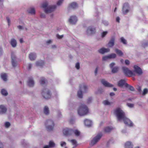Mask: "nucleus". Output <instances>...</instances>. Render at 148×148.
Segmentation results:
<instances>
[{
  "label": "nucleus",
  "mask_w": 148,
  "mask_h": 148,
  "mask_svg": "<svg viewBox=\"0 0 148 148\" xmlns=\"http://www.w3.org/2000/svg\"><path fill=\"white\" fill-rule=\"evenodd\" d=\"M1 79L4 81L7 80V75L6 73H2L1 75Z\"/></svg>",
  "instance_id": "obj_35"
},
{
  "label": "nucleus",
  "mask_w": 148,
  "mask_h": 148,
  "mask_svg": "<svg viewBox=\"0 0 148 148\" xmlns=\"http://www.w3.org/2000/svg\"><path fill=\"white\" fill-rule=\"evenodd\" d=\"M136 89L138 91V92L140 94H141V87L140 86H138V87L136 88Z\"/></svg>",
  "instance_id": "obj_53"
},
{
  "label": "nucleus",
  "mask_w": 148,
  "mask_h": 148,
  "mask_svg": "<svg viewBox=\"0 0 148 148\" xmlns=\"http://www.w3.org/2000/svg\"><path fill=\"white\" fill-rule=\"evenodd\" d=\"M85 125L88 127H90L92 125V121L90 120L86 119L84 120Z\"/></svg>",
  "instance_id": "obj_22"
},
{
  "label": "nucleus",
  "mask_w": 148,
  "mask_h": 148,
  "mask_svg": "<svg viewBox=\"0 0 148 148\" xmlns=\"http://www.w3.org/2000/svg\"><path fill=\"white\" fill-rule=\"evenodd\" d=\"M82 86H79V90L77 92V95L78 97L82 98L83 97L82 92Z\"/></svg>",
  "instance_id": "obj_26"
},
{
  "label": "nucleus",
  "mask_w": 148,
  "mask_h": 148,
  "mask_svg": "<svg viewBox=\"0 0 148 148\" xmlns=\"http://www.w3.org/2000/svg\"><path fill=\"white\" fill-rule=\"evenodd\" d=\"M104 91V90L102 88H99L97 91L98 93L100 94H102Z\"/></svg>",
  "instance_id": "obj_39"
},
{
  "label": "nucleus",
  "mask_w": 148,
  "mask_h": 148,
  "mask_svg": "<svg viewBox=\"0 0 148 148\" xmlns=\"http://www.w3.org/2000/svg\"><path fill=\"white\" fill-rule=\"evenodd\" d=\"M125 148H133V145L130 141H127L125 144Z\"/></svg>",
  "instance_id": "obj_24"
},
{
  "label": "nucleus",
  "mask_w": 148,
  "mask_h": 148,
  "mask_svg": "<svg viewBox=\"0 0 148 148\" xmlns=\"http://www.w3.org/2000/svg\"><path fill=\"white\" fill-rule=\"evenodd\" d=\"M78 7V4L75 2H73L69 4L68 7L69 10L71 9H75Z\"/></svg>",
  "instance_id": "obj_19"
},
{
  "label": "nucleus",
  "mask_w": 148,
  "mask_h": 148,
  "mask_svg": "<svg viewBox=\"0 0 148 148\" xmlns=\"http://www.w3.org/2000/svg\"><path fill=\"white\" fill-rule=\"evenodd\" d=\"M78 114L80 116H85L88 112L87 106L85 104H81L77 110Z\"/></svg>",
  "instance_id": "obj_3"
},
{
  "label": "nucleus",
  "mask_w": 148,
  "mask_h": 148,
  "mask_svg": "<svg viewBox=\"0 0 148 148\" xmlns=\"http://www.w3.org/2000/svg\"><path fill=\"white\" fill-rule=\"evenodd\" d=\"M36 64L37 66H42L44 65V62L42 60H40L36 62Z\"/></svg>",
  "instance_id": "obj_32"
},
{
  "label": "nucleus",
  "mask_w": 148,
  "mask_h": 148,
  "mask_svg": "<svg viewBox=\"0 0 148 148\" xmlns=\"http://www.w3.org/2000/svg\"><path fill=\"white\" fill-rule=\"evenodd\" d=\"M75 67L77 69H79L80 68V64L79 62L75 64Z\"/></svg>",
  "instance_id": "obj_52"
},
{
  "label": "nucleus",
  "mask_w": 148,
  "mask_h": 148,
  "mask_svg": "<svg viewBox=\"0 0 148 148\" xmlns=\"http://www.w3.org/2000/svg\"><path fill=\"white\" fill-rule=\"evenodd\" d=\"M36 57V54L34 53H31L29 55V57L31 60H34Z\"/></svg>",
  "instance_id": "obj_23"
},
{
  "label": "nucleus",
  "mask_w": 148,
  "mask_h": 148,
  "mask_svg": "<svg viewBox=\"0 0 148 148\" xmlns=\"http://www.w3.org/2000/svg\"><path fill=\"white\" fill-rule=\"evenodd\" d=\"M48 145L50 148H53L55 147L56 144L52 140H50L49 142Z\"/></svg>",
  "instance_id": "obj_33"
},
{
  "label": "nucleus",
  "mask_w": 148,
  "mask_h": 148,
  "mask_svg": "<svg viewBox=\"0 0 148 148\" xmlns=\"http://www.w3.org/2000/svg\"><path fill=\"white\" fill-rule=\"evenodd\" d=\"M28 12L29 14L34 15L35 14V9L33 8H31L28 10Z\"/></svg>",
  "instance_id": "obj_34"
},
{
  "label": "nucleus",
  "mask_w": 148,
  "mask_h": 148,
  "mask_svg": "<svg viewBox=\"0 0 148 148\" xmlns=\"http://www.w3.org/2000/svg\"><path fill=\"white\" fill-rule=\"evenodd\" d=\"M73 134L74 133L75 135L77 137L79 136L80 132L78 130H74L72 129Z\"/></svg>",
  "instance_id": "obj_36"
},
{
  "label": "nucleus",
  "mask_w": 148,
  "mask_h": 148,
  "mask_svg": "<svg viewBox=\"0 0 148 148\" xmlns=\"http://www.w3.org/2000/svg\"><path fill=\"white\" fill-rule=\"evenodd\" d=\"M43 112L45 114L48 115L49 114L50 111L48 107L47 106H45L43 109Z\"/></svg>",
  "instance_id": "obj_28"
},
{
  "label": "nucleus",
  "mask_w": 148,
  "mask_h": 148,
  "mask_svg": "<svg viewBox=\"0 0 148 148\" xmlns=\"http://www.w3.org/2000/svg\"><path fill=\"white\" fill-rule=\"evenodd\" d=\"M119 67L118 66H116L112 68L111 69V72L113 73H117L119 70Z\"/></svg>",
  "instance_id": "obj_30"
},
{
  "label": "nucleus",
  "mask_w": 148,
  "mask_h": 148,
  "mask_svg": "<svg viewBox=\"0 0 148 148\" xmlns=\"http://www.w3.org/2000/svg\"><path fill=\"white\" fill-rule=\"evenodd\" d=\"M41 93L43 98L45 99H48L51 97V91L47 88H43Z\"/></svg>",
  "instance_id": "obj_5"
},
{
  "label": "nucleus",
  "mask_w": 148,
  "mask_h": 148,
  "mask_svg": "<svg viewBox=\"0 0 148 148\" xmlns=\"http://www.w3.org/2000/svg\"><path fill=\"white\" fill-rule=\"evenodd\" d=\"M63 1V0H59L57 2V5H61L62 4Z\"/></svg>",
  "instance_id": "obj_51"
},
{
  "label": "nucleus",
  "mask_w": 148,
  "mask_h": 148,
  "mask_svg": "<svg viewBox=\"0 0 148 148\" xmlns=\"http://www.w3.org/2000/svg\"><path fill=\"white\" fill-rule=\"evenodd\" d=\"M10 43L12 47L13 48L15 47L17 45L16 41L14 39H12Z\"/></svg>",
  "instance_id": "obj_25"
},
{
  "label": "nucleus",
  "mask_w": 148,
  "mask_h": 148,
  "mask_svg": "<svg viewBox=\"0 0 148 148\" xmlns=\"http://www.w3.org/2000/svg\"><path fill=\"white\" fill-rule=\"evenodd\" d=\"M5 127L8 128L10 126V124L9 122H7L5 123Z\"/></svg>",
  "instance_id": "obj_49"
},
{
  "label": "nucleus",
  "mask_w": 148,
  "mask_h": 148,
  "mask_svg": "<svg viewBox=\"0 0 148 148\" xmlns=\"http://www.w3.org/2000/svg\"><path fill=\"white\" fill-rule=\"evenodd\" d=\"M98 70V67L97 66L96 67V68H95V75H96L97 74Z\"/></svg>",
  "instance_id": "obj_63"
},
{
  "label": "nucleus",
  "mask_w": 148,
  "mask_h": 148,
  "mask_svg": "<svg viewBox=\"0 0 148 148\" xmlns=\"http://www.w3.org/2000/svg\"><path fill=\"white\" fill-rule=\"evenodd\" d=\"M121 42H122L123 44H126L127 42L126 40L123 37H121L120 38Z\"/></svg>",
  "instance_id": "obj_40"
},
{
  "label": "nucleus",
  "mask_w": 148,
  "mask_h": 148,
  "mask_svg": "<svg viewBox=\"0 0 148 148\" xmlns=\"http://www.w3.org/2000/svg\"><path fill=\"white\" fill-rule=\"evenodd\" d=\"M115 52L119 56H122L123 55L122 51L118 49H115Z\"/></svg>",
  "instance_id": "obj_31"
},
{
  "label": "nucleus",
  "mask_w": 148,
  "mask_h": 148,
  "mask_svg": "<svg viewBox=\"0 0 148 148\" xmlns=\"http://www.w3.org/2000/svg\"><path fill=\"white\" fill-rule=\"evenodd\" d=\"M1 93L2 95L5 96H7L8 94L7 90L4 88H3L1 90Z\"/></svg>",
  "instance_id": "obj_37"
},
{
  "label": "nucleus",
  "mask_w": 148,
  "mask_h": 148,
  "mask_svg": "<svg viewBox=\"0 0 148 148\" xmlns=\"http://www.w3.org/2000/svg\"><path fill=\"white\" fill-rule=\"evenodd\" d=\"M148 92V90L147 89L145 88L143 90V92L142 93V95H145Z\"/></svg>",
  "instance_id": "obj_42"
},
{
  "label": "nucleus",
  "mask_w": 148,
  "mask_h": 148,
  "mask_svg": "<svg viewBox=\"0 0 148 148\" xmlns=\"http://www.w3.org/2000/svg\"><path fill=\"white\" fill-rule=\"evenodd\" d=\"M22 144L24 146H25L27 145L24 140H23L22 142Z\"/></svg>",
  "instance_id": "obj_57"
},
{
  "label": "nucleus",
  "mask_w": 148,
  "mask_h": 148,
  "mask_svg": "<svg viewBox=\"0 0 148 148\" xmlns=\"http://www.w3.org/2000/svg\"><path fill=\"white\" fill-rule=\"evenodd\" d=\"M42 7L44 9L45 12L48 14L54 11L56 8V6L55 5H48L47 2L42 3Z\"/></svg>",
  "instance_id": "obj_1"
},
{
  "label": "nucleus",
  "mask_w": 148,
  "mask_h": 148,
  "mask_svg": "<svg viewBox=\"0 0 148 148\" xmlns=\"http://www.w3.org/2000/svg\"><path fill=\"white\" fill-rule=\"evenodd\" d=\"M115 40V37L113 36L111 37L110 40L108 44V47H112L114 45V41Z\"/></svg>",
  "instance_id": "obj_17"
},
{
  "label": "nucleus",
  "mask_w": 148,
  "mask_h": 148,
  "mask_svg": "<svg viewBox=\"0 0 148 148\" xmlns=\"http://www.w3.org/2000/svg\"><path fill=\"white\" fill-rule=\"evenodd\" d=\"M77 17L76 16H71L68 20V21L71 24H75L77 21Z\"/></svg>",
  "instance_id": "obj_11"
},
{
  "label": "nucleus",
  "mask_w": 148,
  "mask_h": 148,
  "mask_svg": "<svg viewBox=\"0 0 148 148\" xmlns=\"http://www.w3.org/2000/svg\"><path fill=\"white\" fill-rule=\"evenodd\" d=\"M116 56V55L114 53H112L108 55V58L109 59L115 58Z\"/></svg>",
  "instance_id": "obj_38"
},
{
  "label": "nucleus",
  "mask_w": 148,
  "mask_h": 148,
  "mask_svg": "<svg viewBox=\"0 0 148 148\" xmlns=\"http://www.w3.org/2000/svg\"><path fill=\"white\" fill-rule=\"evenodd\" d=\"M122 120L126 125H128L130 127L133 126V124L132 122L129 119L126 118V116L125 118L123 119Z\"/></svg>",
  "instance_id": "obj_12"
},
{
  "label": "nucleus",
  "mask_w": 148,
  "mask_h": 148,
  "mask_svg": "<svg viewBox=\"0 0 148 148\" xmlns=\"http://www.w3.org/2000/svg\"><path fill=\"white\" fill-rule=\"evenodd\" d=\"M101 83L106 87H112L113 86V85L112 84L108 82L104 79H102L101 80Z\"/></svg>",
  "instance_id": "obj_16"
},
{
  "label": "nucleus",
  "mask_w": 148,
  "mask_h": 148,
  "mask_svg": "<svg viewBox=\"0 0 148 148\" xmlns=\"http://www.w3.org/2000/svg\"><path fill=\"white\" fill-rule=\"evenodd\" d=\"M125 63L127 65H128L130 64V61L128 60H126L125 61Z\"/></svg>",
  "instance_id": "obj_59"
},
{
  "label": "nucleus",
  "mask_w": 148,
  "mask_h": 148,
  "mask_svg": "<svg viewBox=\"0 0 148 148\" xmlns=\"http://www.w3.org/2000/svg\"><path fill=\"white\" fill-rule=\"evenodd\" d=\"M134 70L133 72L134 73H136L138 76H140L143 74V71L142 69L139 66L134 65L133 67Z\"/></svg>",
  "instance_id": "obj_8"
},
{
  "label": "nucleus",
  "mask_w": 148,
  "mask_h": 148,
  "mask_svg": "<svg viewBox=\"0 0 148 148\" xmlns=\"http://www.w3.org/2000/svg\"><path fill=\"white\" fill-rule=\"evenodd\" d=\"M109 49H106L104 48H102L98 50V51L99 53L102 54L105 53L109 52Z\"/></svg>",
  "instance_id": "obj_21"
},
{
  "label": "nucleus",
  "mask_w": 148,
  "mask_h": 148,
  "mask_svg": "<svg viewBox=\"0 0 148 148\" xmlns=\"http://www.w3.org/2000/svg\"><path fill=\"white\" fill-rule=\"evenodd\" d=\"M124 85L126 87H127L128 86H129V84H128L125 83V80L123 79H121L118 82V86L119 87H122Z\"/></svg>",
  "instance_id": "obj_18"
},
{
  "label": "nucleus",
  "mask_w": 148,
  "mask_h": 148,
  "mask_svg": "<svg viewBox=\"0 0 148 148\" xmlns=\"http://www.w3.org/2000/svg\"><path fill=\"white\" fill-rule=\"evenodd\" d=\"M40 16L41 18H45V15L44 13H41L40 14Z\"/></svg>",
  "instance_id": "obj_60"
},
{
  "label": "nucleus",
  "mask_w": 148,
  "mask_h": 148,
  "mask_svg": "<svg viewBox=\"0 0 148 148\" xmlns=\"http://www.w3.org/2000/svg\"><path fill=\"white\" fill-rule=\"evenodd\" d=\"M102 136V134L101 132L98 133L91 141L90 145L92 146L95 145L100 140Z\"/></svg>",
  "instance_id": "obj_6"
},
{
  "label": "nucleus",
  "mask_w": 148,
  "mask_h": 148,
  "mask_svg": "<svg viewBox=\"0 0 148 148\" xmlns=\"http://www.w3.org/2000/svg\"><path fill=\"white\" fill-rule=\"evenodd\" d=\"M113 129V128L112 127L109 126L105 127L104 129V132L106 133H109Z\"/></svg>",
  "instance_id": "obj_29"
},
{
  "label": "nucleus",
  "mask_w": 148,
  "mask_h": 148,
  "mask_svg": "<svg viewBox=\"0 0 148 148\" xmlns=\"http://www.w3.org/2000/svg\"><path fill=\"white\" fill-rule=\"evenodd\" d=\"M27 84L29 87H34V82L32 77H28Z\"/></svg>",
  "instance_id": "obj_13"
},
{
  "label": "nucleus",
  "mask_w": 148,
  "mask_h": 148,
  "mask_svg": "<svg viewBox=\"0 0 148 148\" xmlns=\"http://www.w3.org/2000/svg\"><path fill=\"white\" fill-rule=\"evenodd\" d=\"M83 88L84 89V92H86V91L87 89V87L86 85H84Z\"/></svg>",
  "instance_id": "obj_54"
},
{
  "label": "nucleus",
  "mask_w": 148,
  "mask_h": 148,
  "mask_svg": "<svg viewBox=\"0 0 148 148\" xmlns=\"http://www.w3.org/2000/svg\"><path fill=\"white\" fill-rule=\"evenodd\" d=\"M108 32L107 31L103 32H102L101 34L102 38H103L104 37L108 34Z\"/></svg>",
  "instance_id": "obj_45"
},
{
  "label": "nucleus",
  "mask_w": 148,
  "mask_h": 148,
  "mask_svg": "<svg viewBox=\"0 0 148 148\" xmlns=\"http://www.w3.org/2000/svg\"><path fill=\"white\" fill-rule=\"evenodd\" d=\"M130 9L128 4L127 3H125L123 4L122 9L123 14H126L129 12Z\"/></svg>",
  "instance_id": "obj_10"
},
{
  "label": "nucleus",
  "mask_w": 148,
  "mask_h": 148,
  "mask_svg": "<svg viewBox=\"0 0 148 148\" xmlns=\"http://www.w3.org/2000/svg\"><path fill=\"white\" fill-rule=\"evenodd\" d=\"M127 87H128L129 89L131 91H134V87L131 85H129V86H128Z\"/></svg>",
  "instance_id": "obj_46"
},
{
  "label": "nucleus",
  "mask_w": 148,
  "mask_h": 148,
  "mask_svg": "<svg viewBox=\"0 0 148 148\" xmlns=\"http://www.w3.org/2000/svg\"><path fill=\"white\" fill-rule=\"evenodd\" d=\"M142 46L144 48L148 46V42H143L142 44Z\"/></svg>",
  "instance_id": "obj_43"
},
{
  "label": "nucleus",
  "mask_w": 148,
  "mask_h": 148,
  "mask_svg": "<svg viewBox=\"0 0 148 148\" xmlns=\"http://www.w3.org/2000/svg\"><path fill=\"white\" fill-rule=\"evenodd\" d=\"M63 133L65 136H69L73 134L72 129L66 128L63 130Z\"/></svg>",
  "instance_id": "obj_15"
},
{
  "label": "nucleus",
  "mask_w": 148,
  "mask_h": 148,
  "mask_svg": "<svg viewBox=\"0 0 148 148\" xmlns=\"http://www.w3.org/2000/svg\"><path fill=\"white\" fill-rule=\"evenodd\" d=\"M95 32V28L92 26H90L88 27L86 30V34L88 35H91L94 34Z\"/></svg>",
  "instance_id": "obj_9"
},
{
  "label": "nucleus",
  "mask_w": 148,
  "mask_h": 148,
  "mask_svg": "<svg viewBox=\"0 0 148 148\" xmlns=\"http://www.w3.org/2000/svg\"><path fill=\"white\" fill-rule=\"evenodd\" d=\"M103 103L106 105H110V103L108 100H105L103 101Z\"/></svg>",
  "instance_id": "obj_44"
},
{
  "label": "nucleus",
  "mask_w": 148,
  "mask_h": 148,
  "mask_svg": "<svg viewBox=\"0 0 148 148\" xmlns=\"http://www.w3.org/2000/svg\"><path fill=\"white\" fill-rule=\"evenodd\" d=\"M70 141L72 143L73 145H75V147L77 146V142L75 140L72 139Z\"/></svg>",
  "instance_id": "obj_41"
},
{
  "label": "nucleus",
  "mask_w": 148,
  "mask_h": 148,
  "mask_svg": "<svg viewBox=\"0 0 148 148\" xmlns=\"http://www.w3.org/2000/svg\"><path fill=\"white\" fill-rule=\"evenodd\" d=\"M108 59H109V58H108V56H105L102 58V60L104 61Z\"/></svg>",
  "instance_id": "obj_61"
},
{
  "label": "nucleus",
  "mask_w": 148,
  "mask_h": 148,
  "mask_svg": "<svg viewBox=\"0 0 148 148\" xmlns=\"http://www.w3.org/2000/svg\"><path fill=\"white\" fill-rule=\"evenodd\" d=\"M115 64L114 62H113L111 63L110 64V67L112 69V68L114 67L113 66L115 65Z\"/></svg>",
  "instance_id": "obj_50"
},
{
  "label": "nucleus",
  "mask_w": 148,
  "mask_h": 148,
  "mask_svg": "<svg viewBox=\"0 0 148 148\" xmlns=\"http://www.w3.org/2000/svg\"><path fill=\"white\" fill-rule=\"evenodd\" d=\"M46 127L48 131H51L54 126V123L53 121L51 119L47 120L45 123Z\"/></svg>",
  "instance_id": "obj_4"
},
{
  "label": "nucleus",
  "mask_w": 148,
  "mask_h": 148,
  "mask_svg": "<svg viewBox=\"0 0 148 148\" xmlns=\"http://www.w3.org/2000/svg\"><path fill=\"white\" fill-rule=\"evenodd\" d=\"M11 58L12 59V63L13 66L15 67L16 66L17 64L16 62V56L13 53L11 55Z\"/></svg>",
  "instance_id": "obj_14"
},
{
  "label": "nucleus",
  "mask_w": 148,
  "mask_h": 148,
  "mask_svg": "<svg viewBox=\"0 0 148 148\" xmlns=\"http://www.w3.org/2000/svg\"><path fill=\"white\" fill-rule=\"evenodd\" d=\"M7 111V108L4 106H0V114H2L5 113Z\"/></svg>",
  "instance_id": "obj_20"
},
{
  "label": "nucleus",
  "mask_w": 148,
  "mask_h": 148,
  "mask_svg": "<svg viewBox=\"0 0 148 148\" xmlns=\"http://www.w3.org/2000/svg\"><path fill=\"white\" fill-rule=\"evenodd\" d=\"M66 145V143L62 141L60 142V145L62 147H63L64 145Z\"/></svg>",
  "instance_id": "obj_58"
},
{
  "label": "nucleus",
  "mask_w": 148,
  "mask_h": 148,
  "mask_svg": "<svg viewBox=\"0 0 148 148\" xmlns=\"http://www.w3.org/2000/svg\"><path fill=\"white\" fill-rule=\"evenodd\" d=\"M122 68L124 74L126 76L130 77L135 76V74L134 73L133 71L129 70L127 67H123Z\"/></svg>",
  "instance_id": "obj_7"
},
{
  "label": "nucleus",
  "mask_w": 148,
  "mask_h": 148,
  "mask_svg": "<svg viewBox=\"0 0 148 148\" xmlns=\"http://www.w3.org/2000/svg\"><path fill=\"white\" fill-rule=\"evenodd\" d=\"M92 98L91 97H89L87 100V104H89L92 101Z\"/></svg>",
  "instance_id": "obj_48"
},
{
  "label": "nucleus",
  "mask_w": 148,
  "mask_h": 148,
  "mask_svg": "<svg viewBox=\"0 0 148 148\" xmlns=\"http://www.w3.org/2000/svg\"><path fill=\"white\" fill-rule=\"evenodd\" d=\"M57 37L59 39H62L63 37V35H60L58 34H57L56 35Z\"/></svg>",
  "instance_id": "obj_55"
},
{
  "label": "nucleus",
  "mask_w": 148,
  "mask_h": 148,
  "mask_svg": "<svg viewBox=\"0 0 148 148\" xmlns=\"http://www.w3.org/2000/svg\"><path fill=\"white\" fill-rule=\"evenodd\" d=\"M120 20V18L119 17L117 16V17H116V21L117 22L119 23Z\"/></svg>",
  "instance_id": "obj_64"
},
{
  "label": "nucleus",
  "mask_w": 148,
  "mask_h": 148,
  "mask_svg": "<svg viewBox=\"0 0 148 148\" xmlns=\"http://www.w3.org/2000/svg\"><path fill=\"white\" fill-rule=\"evenodd\" d=\"M126 105L127 106L130 108H132L134 107V104L129 103H127L126 104Z\"/></svg>",
  "instance_id": "obj_47"
},
{
  "label": "nucleus",
  "mask_w": 148,
  "mask_h": 148,
  "mask_svg": "<svg viewBox=\"0 0 148 148\" xmlns=\"http://www.w3.org/2000/svg\"><path fill=\"white\" fill-rule=\"evenodd\" d=\"M114 113L116 116L118 121H121L125 118V113L120 108H117L114 110Z\"/></svg>",
  "instance_id": "obj_2"
},
{
  "label": "nucleus",
  "mask_w": 148,
  "mask_h": 148,
  "mask_svg": "<svg viewBox=\"0 0 148 148\" xmlns=\"http://www.w3.org/2000/svg\"><path fill=\"white\" fill-rule=\"evenodd\" d=\"M102 22L106 26H107L108 24V22L105 20H102Z\"/></svg>",
  "instance_id": "obj_56"
},
{
  "label": "nucleus",
  "mask_w": 148,
  "mask_h": 148,
  "mask_svg": "<svg viewBox=\"0 0 148 148\" xmlns=\"http://www.w3.org/2000/svg\"><path fill=\"white\" fill-rule=\"evenodd\" d=\"M6 19H7L8 23V25L9 26L10 25L9 24L10 22V19L9 17L8 16H7L6 17Z\"/></svg>",
  "instance_id": "obj_62"
},
{
  "label": "nucleus",
  "mask_w": 148,
  "mask_h": 148,
  "mask_svg": "<svg viewBox=\"0 0 148 148\" xmlns=\"http://www.w3.org/2000/svg\"><path fill=\"white\" fill-rule=\"evenodd\" d=\"M39 81L41 85L46 84L47 83V79L44 77H41Z\"/></svg>",
  "instance_id": "obj_27"
}]
</instances>
